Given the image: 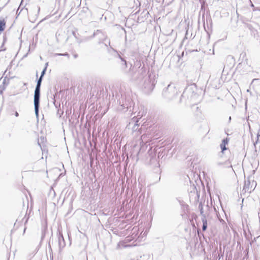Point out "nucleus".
<instances>
[{"label": "nucleus", "instance_id": "f257e3e1", "mask_svg": "<svg viewBox=\"0 0 260 260\" xmlns=\"http://www.w3.org/2000/svg\"><path fill=\"white\" fill-rule=\"evenodd\" d=\"M43 78L40 77L38 80L37 85L36 86L35 93H34V106L35 112L36 117L38 118L39 116V109L40 104V87Z\"/></svg>", "mask_w": 260, "mask_h": 260}, {"label": "nucleus", "instance_id": "f03ea898", "mask_svg": "<svg viewBox=\"0 0 260 260\" xmlns=\"http://www.w3.org/2000/svg\"><path fill=\"white\" fill-rule=\"evenodd\" d=\"M177 94V89L172 84H169L163 91L164 96L170 100H174Z\"/></svg>", "mask_w": 260, "mask_h": 260}, {"label": "nucleus", "instance_id": "7ed1b4c3", "mask_svg": "<svg viewBox=\"0 0 260 260\" xmlns=\"http://www.w3.org/2000/svg\"><path fill=\"white\" fill-rule=\"evenodd\" d=\"M140 229H132V231L133 232L132 235V238L133 239H135L136 240H138L139 241H141L143 240V239L146 237L148 233V230L146 229L145 231L143 230H141V233L140 235L137 237V234L138 232H140Z\"/></svg>", "mask_w": 260, "mask_h": 260}, {"label": "nucleus", "instance_id": "20e7f679", "mask_svg": "<svg viewBox=\"0 0 260 260\" xmlns=\"http://www.w3.org/2000/svg\"><path fill=\"white\" fill-rule=\"evenodd\" d=\"M250 184L251 183L249 180H246L245 181V184L243 187V191H244L245 192H247L248 193H250L251 191L254 189V188H252V186L256 185V183L254 181H252V185L251 186H250Z\"/></svg>", "mask_w": 260, "mask_h": 260}, {"label": "nucleus", "instance_id": "39448f33", "mask_svg": "<svg viewBox=\"0 0 260 260\" xmlns=\"http://www.w3.org/2000/svg\"><path fill=\"white\" fill-rule=\"evenodd\" d=\"M6 22H7V17L0 18V35L6 28Z\"/></svg>", "mask_w": 260, "mask_h": 260}, {"label": "nucleus", "instance_id": "423d86ee", "mask_svg": "<svg viewBox=\"0 0 260 260\" xmlns=\"http://www.w3.org/2000/svg\"><path fill=\"white\" fill-rule=\"evenodd\" d=\"M93 36L98 37L100 41H104L106 39L105 35L100 30H97L94 32Z\"/></svg>", "mask_w": 260, "mask_h": 260}, {"label": "nucleus", "instance_id": "0eeeda50", "mask_svg": "<svg viewBox=\"0 0 260 260\" xmlns=\"http://www.w3.org/2000/svg\"><path fill=\"white\" fill-rule=\"evenodd\" d=\"M119 62L120 64V68L122 70H124L127 67L126 61L124 59L122 58L120 55H118Z\"/></svg>", "mask_w": 260, "mask_h": 260}, {"label": "nucleus", "instance_id": "6e6552de", "mask_svg": "<svg viewBox=\"0 0 260 260\" xmlns=\"http://www.w3.org/2000/svg\"><path fill=\"white\" fill-rule=\"evenodd\" d=\"M228 139H224L222 140L221 144H220V148L222 150V152H223L224 150H226V145L228 143Z\"/></svg>", "mask_w": 260, "mask_h": 260}, {"label": "nucleus", "instance_id": "1a4fd4ad", "mask_svg": "<svg viewBox=\"0 0 260 260\" xmlns=\"http://www.w3.org/2000/svg\"><path fill=\"white\" fill-rule=\"evenodd\" d=\"M219 221L221 223V225L223 226L224 228L225 226V228H228V225L224 219L222 218L218 217Z\"/></svg>", "mask_w": 260, "mask_h": 260}, {"label": "nucleus", "instance_id": "9d476101", "mask_svg": "<svg viewBox=\"0 0 260 260\" xmlns=\"http://www.w3.org/2000/svg\"><path fill=\"white\" fill-rule=\"evenodd\" d=\"M146 138H147V135H143L141 136V140H142V143H145L148 142V141L146 139Z\"/></svg>", "mask_w": 260, "mask_h": 260}, {"label": "nucleus", "instance_id": "9b49d317", "mask_svg": "<svg viewBox=\"0 0 260 260\" xmlns=\"http://www.w3.org/2000/svg\"><path fill=\"white\" fill-rule=\"evenodd\" d=\"M203 226L202 228H207L208 224L207 220L205 219V217L202 218Z\"/></svg>", "mask_w": 260, "mask_h": 260}, {"label": "nucleus", "instance_id": "f8f14e48", "mask_svg": "<svg viewBox=\"0 0 260 260\" xmlns=\"http://www.w3.org/2000/svg\"><path fill=\"white\" fill-rule=\"evenodd\" d=\"M56 55H62V56H66L68 57V58H69L70 57V55L68 53H63V54H61V53H57L55 54Z\"/></svg>", "mask_w": 260, "mask_h": 260}, {"label": "nucleus", "instance_id": "ddd939ff", "mask_svg": "<svg viewBox=\"0 0 260 260\" xmlns=\"http://www.w3.org/2000/svg\"><path fill=\"white\" fill-rule=\"evenodd\" d=\"M58 241H59V247H63L64 246L65 244H64V242H63V243H62V242L61 241L60 238H59Z\"/></svg>", "mask_w": 260, "mask_h": 260}, {"label": "nucleus", "instance_id": "4468645a", "mask_svg": "<svg viewBox=\"0 0 260 260\" xmlns=\"http://www.w3.org/2000/svg\"><path fill=\"white\" fill-rule=\"evenodd\" d=\"M58 241H59V247H63L64 246L65 244H64V242H63V243H62V242L61 241L60 238H59Z\"/></svg>", "mask_w": 260, "mask_h": 260}, {"label": "nucleus", "instance_id": "2eb2a0df", "mask_svg": "<svg viewBox=\"0 0 260 260\" xmlns=\"http://www.w3.org/2000/svg\"><path fill=\"white\" fill-rule=\"evenodd\" d=\"M7 40V37H6V35H4L3 36V43H2V46L4 45V44H5V43L6 42ZM2 47H3V46H2Z\"/></svg>", "mask_w": 260, "mask_h": 260}, {"label": "nucleus", "instance_id": "dca6fc26", "mask_svg": "<svg viewBox=\"0 0 260 260\" xmlns=\"http://www.w3.org/2000/svg\"><path fill=\"white\" fill-rule=\"evenodd\" d=\"M145 88H148L149 90H152L153 88L152 84H150L148 87L145 86Z\"/></svg>", "mask_w": 260, "mask_h": 260}, {"label": "nucleus", "instance_id": "f3484780", "mask_svg": "<svg viewBox=\"0 0 260 260\" xmlns=\"http://www.w3.org/2000/svg\"><path fill=\"white\" fill-rule=\"evenodd\" d=\"M46 71V67H45V68L44 69V70L42 71L40 77H42L43 78L44 74H45Z\"/></svg>", "mask_w": 260, "mask_h": 260}, {"label": "nucleus", "instance_id": "a211bd4d", "mask_svg": "<svg viewBox=\"0 0 260 260\" xmlns=\"http://www.w3.org/2000/svg\"><path fill=\"white\" fill-rule=\"evenodd\" d=\"M138 127H139L138 124L137 123H136V124L134 125V127H133V131L137 130V128H138Z\"/></svg>", "mask_w": 260, "mask_h": 260}, {"label": "nucleus", "instance_id": "6ab92c4d", "mask_svg": "<svg viewBox=\"0 0 260 260\" xmlns=\"http://www.w3.org/2000/svg\"><path fill=\"white\" fill-rule=\"evenodd\" d=\"M59 235H60V237H59V238H60V240H61V241H62L63 242V241H64L63 237V236H62V234H61V233H60V231L59 232Z\"/></svg>", "mask_w": 260, "mask_h": 260}, {"label": "nucleus", "instance_id": "aec40b11", "mask_svg": "<svg viewBox=\"0 0 260 260\" xmlns=\"http://www.w3.org/2000/svg\"><path fill=\"white\" fill-rule=\"evenodd\" d=\"M245 55H246V53H242L241 54L240 56L241 57V56L244 57V56H245Z\"/></svg>", "mask_w": 260, "mask_h": 260}, {"label": "nucleus", "instance_id": "412c9836", "mask_svg": "<svg viewBox=\"0 0 260 260\" xmlns=\"http://www.w3.org/2000/svg\"><path fill=\"white\" fill-rule=\"evenodd\" d=\"M117 229L115 228V229H113L112 231L114 232H117Z\"/></svg>", "mask_w": 260, "mask_h": 260}, {"label": "nucleus", "instance_id": "4be33fe9", "mask_svg": "<svg viewBox=\"0 0 260 260\" xmlns=\"http://www.w3.org/2000/svg\"><path fill=\"white\" fill-rule=\"evenodd\" d=\"M18 115H19V114H18V113L17 112H15V116H16V117H17V116H18Z\"/></svg>", "mask_w": 260, "mask_h": 260}, {"label": "nucleus", "instance_id": "5701e85b", "mask_svg": "<svg viewBox=\"0 0 260 260\" xmlns=\"http://www.w3.org/2000/svg\"><path fill=\"white\" fill-rule=\"evenodd\" d=\"M74 57L75 58H77L78 57V55L77 54H74Z\"/></svg>", "mask_w": 260, "mask_h": 260}, {"label": "nucleus", "instance_id": "b1692460", "mask_svg": "<svg viewBox=\"0 0 260 260\" xmlns=\"http://www.w3.org/2000/svg\"><path fill=\"white\" fill-rule=\"evenodd\" d=\"M258 79H254L252 80V83L254 82L255 81L257 80Z\"/></svg>", "mask_w": 260, "mask_h": 260}, {"label": "nucleus", "instance_id": "393cba45", "mask_svg": "<svg viewBox=\"0 0 260 260\" xmlns=\"http://www.w3.org/2000/svg\"><path fill=\"white\" fill-rule=\"evenodd\" d=\"M187 92V90H185V91L183 92V95H182V96H184V94H185V93H186V92Z\"/></svg>", "mask_w": 260, "mask_h": 260}, {"label": "nucleus", "instance_id": "a878e982", "mask_svg": "<svg viewBox=\"0 0 260 260\" xmlns=\"http://www.w3.org/2000/svg\"><path fill=\"white\" fill-rule=\"evenodd\" d=\"M128 246H131V245H123L124 247H128Z\"/></svg>", "mask_w": 260, "mask_h": 260}, {"label": "nucleus", "instance_id": "bb28decb", "mask_svg": "<svg viewBox=\"0 0 260 260\" xmlns=\"http://www.w3.org/2000/svg\"><path fill=\"white\" fill-rule=\"evenodd\" d=\"M245 61H246V64H249V63L248 62V59H245Z\"/></svg>", "mask_w": 260, "mask_h": 260}, {"label": "nucleus", "instance_id": "cd10ccee", "mask_svg": "<svg viewBox=\"0 0 260 260\" xmlns=\"http://www.w3.org/2000/svg\"><path fill=\"white\" fill-rule=\"evenodd\" d=\"M121 244V245H122V244H122V243H119L118 244L117 246H118V247H119V246H120V245Z\"/></svg>", "mask_w": 260, "mask_h": 260}, {"label": "nucleus", "instance_id": "c85d7f7f", "mask_svg": "<svg viewBox=\"0 0 260 260\" xmlns=\"http://www.w3.org/2000/svg\"><path fill=\"white\" fill-rule=\"evenodd\" d=\"M48 65V62L46 63L45 67H46V68H47Z\"/></svg>", "mask_w": 260, "mask_h": 260}, {"label": "nucleus", "instance_id": "c756f323", "mask_svg": "<svg viewBox=\"0 0 260 260\" xmlns=\"http://www.w3.org/2000/svg\"><path fill=\"white\" fill-rule=\"evenodd\" d=\"M200 229H198V233H199Z\"/></svg>", "mask_w": 260, "mask_h": 260}, {"label": "nucleus", "instance_id": "7c9ffc66", "mask_svg": "<svg viewBox=\"0 0 260 260\" xmlns=\"http://www.w3.org/2000/svg\"><path fill=\"white\" fill-rule=\"evenodd\" d=\"M203 231H205L206 230V229L205 228H204V229H202Z\"/></svg>", "mask_w": 260, "mask_h": 260}, {"label": "nucleus", "instance_id": "2f4dec72", "mask_svg": "<svg viewBox=\"0 0 260 260\" xmlns=\"http://www.w3.org/2000/svg\"><path fill=\"white\" fill-rule=\"evenodd\" d=\"M25 229H24V230H23V234H24V233H25Z\"/></svg>", "mask_w": 260, "mask_h": 260}, {"label": "nucleus", "instance_id": "473e14b6", "mask_svg": "<svg viewBox=\"0 0 260 260\" xmlns=\"http://www.w3.org/2000/svg\"><path fill=\"white\" fill-rule=\"evenodd\" d=\"M223 213H224V215H225V216H226L225 213H224V211H223Z\"/></svg>", "mask_w": 260, "mask_h": 260}, {"label": "nucleus", "instance_id": "72a5a7b5", "mask_svg": "<svg viewBox=\"0 0 260 260\" xmlns=\"http://www.w3.org/2000/svg\"><path fill=\"white\" fill-rule=\"evenodd\" d=\"M223 213H224V215H225V216H226L225 213H224V211H223Z\"/></svg>", "mask_w": 260, "mask_h": 260}, {"label": "nucleus", "instance_id": "f704fd0d", "mask_svg": "<svg viewBox=\"0 0 260 260\" xmlns=\"http://www.w3.org/2000/svg\"><path fill=\"white\" fill-rule=\"evenodd\" d=\"M251 7H254L253 5L252 4H251Z\"/></svg>", "mask_w": 260, "mask_h": 260}]
</instances>
